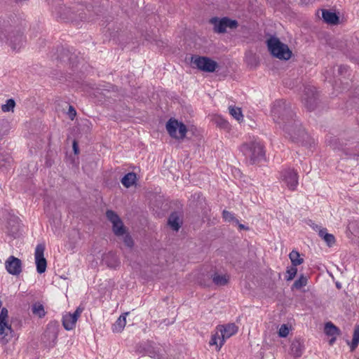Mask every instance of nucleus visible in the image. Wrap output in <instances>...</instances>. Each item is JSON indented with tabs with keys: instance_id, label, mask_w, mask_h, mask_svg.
Returning a JSON list of instances; mask_svg holds the SVG:
<instances>
[{
	"instance_id": "obj_19",
	"label": "nucleus",
	"mask_w": 359,
	"mask_h": 359,
	"mask_svg": "<svg viewBox=\"0 0 359 359\" xmlns=\"http://www.w3.org/2000/svg\"><path fill=\"white\" fill-rule=\"evenodd\" d=\"M102 262L109 268L115 269L117 267L120 262L117 255L113 252H109L104 254L102 257Z\"/></svg>"
},
{
	"instance_id": "obj_23",
	"label": "nucleus",
	"mask_w": 359,
	"mask_h": 359,
	"mask_svg": "<svg viewBox=\"0 0 359 359\" xmlns=\"http://www.w3.org/2000/svg\"><path fill=\"white\" fill-rule=\"evenodd\" d=\"M13 161L12 157L8 153L0 149V170L7 169Z\"/></svg>"
},
{
	"instance_id": "obj_17",
	"label": "nucleus",
	"mask_w": 359,
	"mask_h": 359,
	"mask_svg": "<svg viewBox=\"0 0 359 359\" xmlns=\"http://www.w3.org/2000/svg\"><path fill=\"white\" fill-rule=\"evenodd\" d=\"M7 271L13 276L19 275L22 271V262L20 259L10 256L5 262Z\"/></svg>"
},
{
	"instance_id": "obj_51",
	"label": "nucleus",
	"mask_w": 359,
	"mask_h": 359,
	"mask_svg": "<svg viewBox=\"0 0 359 359\" xmlns=\"http://www.w3.org/2000/svg\"><path fill=\"white\" fill-rule=\"evenodd\" d=\"M335 341V337H333L330 340V344H332Z\"/></svg>"
},
{
	"instance_id": "obj_10",
	"label": "nucleus",
	"mask_w": 359,
	"mask_h": 359,
	"mask_svg": "<svg viewBox=\"0 0 359 359\" xmlns=\"http://www.w3.org/2000/svg\"><path fill=\"white\" fill-rule=\"evenodd\" d=\"M318 93L314 86H307L304 87L302 102L309 111L315 109L317 105Z\"/></svg>"
},
{
	"instance_id": "obj_13",
	"label": "nucleus",
	"mask_w": 359,
	"mask_h": 359,
	"mask_svg": "<svg viewBox=\"0 0 359 359\" xmlns=\"http://www.w3.org/2000/svg\"><path fill=\"white\" fill-rule=\"evenodd\" d=\"M135 352L141 357L148 356L151 358H155L158 356L157 351L153 343L150 341L141 342L136 345Z\"/></svg>"
},
{
	"instance_id": "obj_15",
	"label": "nucleus",
	"mask_w": 359,
	"mask_h": 359,
	"mask_svg": "<svg viewBox=\"0 0 359 359\" xmlns=\"http://www.w3.org/2000/svg\"><path fill=\"white\" fill-rule=\"evenodd\" d=\"M8 313V310L6 308H2L0 313V335L3 336L1 338L3 344L7 343L8 341L6 338L8 335V332H9L10 334L13 332L11 326L8 325L6 322Z\"/></svg>"
},
{
	"instance_id": "obj_36",
	"label": "nucleus",
	"mask_w": 359,
	"mask_h": 359,
	"mask_svg": "<svg viewBox=\"0 0 359 359\" xmlns=\"http://www.w3.org/2000/svg\"><path fill=\"white\" fill-rule=\"evenodd\" d=\"M229 113L237 121H240L243 119V114L241 108L229 107Z\"/></svg>"
},
{
	"instance_id": "obj_28",
	"label": "nucleus",
	"mask_w": 359,
	"mask_h": 359,
	"mask_svg": "<svg viewBox=\"0 0 359 359\" xmlns=\"http://www.w3.org/2000/svg\"><path fill=\"white\" fill-rule=\"evenodd\" d=\"M325 332L327 335L334 337L337 335H339L341 331L332 323L328 322L325 325Z\"/></svg>"
},
{
	"instance_id": "obj_41",
	"label": "nucleus",
	"mask_w": 359,
	"mask_h": 359,
	"mask_svg": "<svg viewBox=\"0 0 359 359\" xmlns=\"http://www.w3.org/2000/svg\"><path fill=\"white\" fill-rule=\"evenodd\" d=\"M123 243L126 246H127L129 248H132L134 245V241L131 236L128 233H126L123 235Z\"/></svg>"
},
{
	"instance_id": "obj_12",
	"label": "nucleus",
	"mask_w": 359,
	"mask_h": 359,
	"mask_svg": "<svg viewBox=\"0 0 359 359\" xmlns=\"http://www.w3.org/2000/svg\"><path fill=\"white\" fill-rule=\"evenodd\" d=\"M45 245L40 243L38 244L35 248V263L36 266V271L39 273L41 274L46 271L47 266V262L44 257Z\"/></svg>"
},
{
	"instance_id": "obj_8",
	"label": "nucleus",
	"mask_w": 359,
	"mask_h": 359,
	"mask_svg": "<svg viewBox=\"0 0 359 359\" xmlns=\"http://www.w3.org/2000/svg\"><path fill=\"white\" fill-rule=\"evenodd\" d=\"M210 22L214 25V31L217 33H224L227 28L234 29L238 26L237 20H231L227 17L221 19L215 17L210 19Z\"/></svg>"
},
{
	"instance_id": "obj_46",
	"label": "nucleus",
	"mask_w": 359,
	"mask_h": 359,
	"mask_svg": "<svg viewBox=\"0 0 359 359\" xmlns=\"http://www.w3.org/2000/svg\"><path fill=\"white\" fill-rule=\"evenodd\" d=\"M68 115L71 120H73L76 115V111L75 109L74 108V107L71 105L69 107Z\"/></svg>"
},
{
	"instance_id": "obj_20",
	"label": "nucleus",
	"mask_w": 359,
	"mask_h": 359,
	"mask_svg": "<svg viewBox=\"0 0 359 359\" xmlns=\"http://www.w3.org/2000/svg\"><path fill=\"white\" fill-rule=\"evenodd\" d=\"M168 222L172 230L177 231L182 224L180 213L177 212H172L168 217Z\"/></svg>"
},
{
	"instance_id": "obj_27",
	"label": "nucleus",
	"mask_w": 359,
	"mask_h": 359,
	"mask_svg": "<svg viewBox=\"0 0 359 359\" xmlns=\"http://www.w3.org/2000/svg\"><path fill=\"white\" fill-rule=\"evenodd\" d=\"M18 220V219L17 217H15L13 219H10V221L8 222L9 232L10 234L13 237H16L20 230V225Z\"/></svg>"
},
{
	"instance_id": "obj_16",
	"label": "nucleus",
	"mask_w": 359,
	"mask_h": 359,
	"mask_svg": "<svg viewBox=\"0 0 359 359\" xmlns=\"http://www.w3.org/2000/svg\"><path fill=\"white\" fill-rule=\"evenodd\" d=\"M217 330L221 334L220 346H222L226 339L230 338L238 332V327L234 323H229L224 325H218Z\"/></svg>"
},
{
	"instance_id": "obj_39",
	"label": "nucleus",
	"mask_w": 359,
	"mask_h": 359,
	"mask_svg": "<svg viewBox=\"0 0 359 359\" xmlns=\"http://www.w3.org/2000/svg\"><path fill=\"white\" fill-rule=\"evenodd\" d=\"M297 273V269L296 266H290L287 267L285 279L287 281L293 280Z\"/></svg>"
},
{
	"instance_id": "obj_40",
	"label": "nucleus",
	"mask_w": 359,
	"mask_h": 359,
	"mask_svg": "<svg viewBox=\"0 0 359 359\" xmlns=\"http://www.w3.org/2000/svg\"><path fill=\"white\" fill-rule=\"evenodd\" d=\"M15 106V102L13 99H8L6 101V103L1 105V110L4 112H8L11 111H13V109Z\"/></svg>"
},
{
	"instance_id": "obj_49",
	"label": "nucleus",
	"mask_w": 359,
	"mask_h": 359,
	"mask_svg": "<svg viewBox=\"0 0 359 359\" xmlns=\"http://www.w3.org/2000/svg\"><path fill=\"white\" fill-rule=\"evenodd\" d=\"M310 225L313 227V229L317 230L319 229V226L317 224H315L314 223H312V224Z\"/></svg>"
},
{
	"instance_id": "obj_25",
	"label": "nucleus",
	"mask_w": 359,
	"mask_h": 359,
	"mask_svg": "<svg viewBox=\"0 0 359 359\" xmlns=\"http://www.w3.org/2000/svg\"><path fill=\"white\" fill-rule=\"evenodd\" d=\"M128 313H125L119 316L115 323L113 325L112 330L114 332H121L126 325V316Z\"/></svg>"
},
{
	"instance_id": "obj_26",
	"label": "nucleus",
	"mask_w": 359,
	"mask_h": 359,
	"mask_svg": "<svg viewBox=\"0 0 359 359\" xmlns=\"http://www.w3.org/2000/svg\"><path fill=\"white\" fill-rule=\"evenodd\" d=\"M318 235L322 238L329 247L332 246L335 243L334 235L327 233L326 229H319Z\"/></svg>"
},
{
	"instance_id": "obj_18",
	"label": "nucleus",
	"mask_w": 359,
	"mask_h": 359,
	"mask_svg": "<svg viewBox=\"0 0 359 359\" xmlns=\"http://www.w3.org/2000/svg\"><path fill=\"white\" fill-rule=\"evenodd\" d=\"M304 350V341L300 339H294L290 345L291 353L296 358L301 357Z\"/></svg>"
},
{
	"instance_id": "obj_7",
	"label": "nucleus",
	"mask_w": 359,
	"mask_h": 359,
	"mask_svg": "<svg viewBox=\"0 0 359 359\" xmlns=\"http://www.w3.org/2000/svg\"><path fill=\"white\" fill-rule=\"evenodd\" d=\"M60 325L57 321L50 322L41 337L43 344L48 347H53L57 343Z\"/></svg>"
},
{
	"instance_id": "obj_37",
	"label": "nucleus",
	"mask_w": 359,
	"mask_h": 359,
	"mask_svg": "<svg viewBox=\"0 0 359 359\" xmlns=\"http://www.w3.org/2000/svg\"><path fill=\"white\" fill-rule=\"evenodd\" d=\"M106 217H107V219L112 223V224L117 222H118V223L119 222H122V220L121 219L119 216L114 211H113L111 210H107Z\"/></svg>"
},
{
	"instance_id": "obj_44",
	"label": "nucleus",
	"mask_w": 359,
	"mask_h": 359,
	"mask_svg": "<svg viewBox=\"0 0 359 359\" xmlns=\"http://www.w3.org/2000/svg\"><path fill=\"white\" fill-rule=\"evenodd\" d=\"M289 334V329L285 324L282 325L278 330V334L281 337H286Z\"/></svg>"
},
{
	"instance_id": "obj_31",
	"label": "nucleus",
	"mask_w": 359,
	"mask_h": 359,
	"mask_svg": "<svg viewBox=\"0 0 359 359\" xmlns=\"http://www.w3.org/2000/svg\"><path fill=\"white\" fill-rule=\"evenodd\" d=\"M11 128V123L8 120L0 121V140L8 134Z\"/></svg>"
},
{
	"instance_id": "obj_33",
	"label": "nucleus",
	"mask_w": 359,
	"mask_h": 359,
	"mask_svg": "<svg viewBox=\"0 0 359 359\" xmlns=\"http://www.w3.org/2000/svg\"><path fill=\"white\" fill-rule=\"evenodd\" d=\"M32 311L33 314L39 316V318H43L46 315L44 307L43 304H41L39 302H36L33 304V305L32 306Z\"/></svg>"
},
{
	"instance_id": "obj_42",
	"label": "nucleus",
	"mask_w": 359,
	"mask_h": 359,
	"mask_svg": "<svg viewBox=\"0 0 359 359\" xmlns=\"http://www.w3.org/2000/svg\"><path fill=\"white\" fill-rule=\"evenodd\" d=\"M217 126L220 128L228 130L229 129V123L227 121L222 118H217L216 120Z\"/></svg>"
},
{
	"instance_id": "obj_14",
	"label": "nucleus",
	"mask_w": 359,
	"mask_h": 359,
	"mask_svg": "<svg viewBox=\"0 0 359 359\" xmlns=\"http://www.w3.org/2000/svg\"><path fill=\"white\" fill-rule=\"evenodd\" d=\"M83 309L79 306L73 313H67L62 316V325L67 330H73Z\"/></svg>"
},
{
	"instance_id": "obj_29",
	"label": "nucleus",
	"mask_w": 359,
	"mask_h": 359,
	"mask_svg": "<svg viewBox=\"0 0 359 359\" xmlns=\"http://www.w3.org/2000/svg\"><path fill=\"white\" fill-rule=\"evenodd\" d=\"M135 173L128 172L126 175H125L121 179V183L125 187L128 188L135 182Z\"/></svg>"
},
{
	"instance_id": "obj_21",
	"label": "nucleus",
	"mask_w": 359,
	"mask_h": 359,
	"mask_svg": "<svg viewBox=\"0 0 359 359\" xmlns=\"http://www.w3.org/2000/svg\"><path fill=\"white\" fill-rule=\"evenodd\" d=\"M323 20L330 25H337L339 21V16L334 12L324 9L322 11Z\"/></svg>"
},
{
	"instance_id": "obj_48",
	"label": "nucleus",
	"mask_w": 359,
	"mask_h": 359,
	"mask_svg": "<svg viewBox=\"0 0 359 359\" xmlns=\"http://www.w3.org/2000/svg\"><path fill=\"white\" fill-rule=\"evenodd\" d=\"M156 43L158 46H163V44L164 43V42L161 40H158L156 41Z\"/></svg>"
},
{
	"instance_id": "obj_45",
	"label": "nucleus",
	"mask_w": 359,
	"mask_h": 359,
	"mask_svg": "<svg viewBox=\"0 0 359 359\" xmlns=\"http://www.w3.org/2000/svg\"><path fill=\"white\" fill-rule=\"evenodd\" d=\"M348 70V67L346 65H340L338 67V74L340 76L346 74Z\"/></svg>"
},
{
	"instance_id": "obj_50",
	"label": "nucleus",
	"mask_w": 359,
	"mask_h": 359,
	"mask_svg": "<svg viewBox=\"0 0 359 359\" xmlns=\"http://www.w3.org/2000/svg\"><path fill=\"white\" fill-rule=\"evenodd\" d=\"M238 226L240 229H248V227H246L244 224H239Z\"/></svg>"
},
{
	"instance_id": "obj_52",
	"label": "nucleus",
	"mask_w": 359,
	"mask_h": 359,
	"mask_svg": "<svg viewBox=\"0 0 359 359\" xmlns=\"http://www.w3.org/2000/svg\"><path fill=\"white\" fill-rule=\"evenodd\" d=\"M69 60L71 62H73L74 63V59L72 57V56L71 55L69 57Z\"/></svg>"
},
{
	"instance_id": "obj_1",
	"label": "nucleus",
	"mask_w": 359,
	"mask_h": 359,
	"mask_svg": "<svg viewBox=\"0 0 359 359\" xmlns=\"http://www.w3.org/2000/svg\"><path fill=\"white\" fill-rule=\"evenodd\" d=\"M271 115L274 122L292 142L304 140L306 133L300 121L294 118L295 113L290 102L283 100H276L273 104Z\"/></svg>"
},
{
	"instance_id": "obj_5",
	"label": "nucleus",
	"mask_w": 359,
	"mask_h": 359,
	"mask_svg": "<svg viewBox=\"0 0 359 359\" xmlns=\"http://www.w3.org/2000/svg\"><path fill=\"white\" fill-rule=\"evenodd\" d=\"M333 149L341 151L346 156L351 158H359V145L358 142L339 140L334 139L331 142Z\"/></svg>"
},
{
	"instance_id": "obj_34",
	"label": "nucleus",
	"mask_w": 359,
	"mask_h": 359,
	"mask_svg": "<svg viewBox=\"0 0 359 359\" xmlns=\"http://www.w3.org/2000/svg\"><path fill=\"white\" fill-rule=\"evenodd\" d=\"M222 339L221 334L217 330L215 333L212 334L209 344L210 346H215L216 348H220L222 347V346H220V339Z\"/></svg>"
},
{
	"instance_id": "obj_4",
	"label": "nucleus",
	"mask_w": 359,
	"mask_h": 359,
	"mask_svg": "<svg viewBox=\"0 0 359 359\" xmlns=\"http://www.w3.org/2000/svg\"><path fill=\"white\" fill-rule=\"evenodd\" d=\"M266 45L270 53L276 58L287 60L292 56V51L288 46L282 43L276 36H270L266 41Z\"/></svg>"
},
{
	"instance_id": "obj_9",
	"label": "nucleus",
	"mask_w": 359,
	"mask_h": 359,
	"mask_svg": "<svg viewBox=\"0 0 359 359\" xmlns=\"http://www.w3.org/2000/svg\"><path fill=\"white\" fill-rule=\"evenodd\" d=\"M166 129L169 135L175 139H183L187 131V126L175 119H170L166 123Z\"/></svg>"
},
{
	"instance_id": "obj_22",
	"label": "nucleus",
	"mask_w": 359,
	"mask_h": 359,
	"mask_svg": "<svg viewBox=\"0 0 359 359\" xmlns=\"http://www.w3.org/2000/svg\"><path fill=\"white\" fill-rule=\"evenodd\" d=\"M347 236L351 238V236L359 238V221L353 220L348 222L346 230Z\"/></svg>"
},
{
	"instance_id": "obj_24",
	"label": "nucleus",
	"mask_w": 359,
	"mask_h": 359,
	"mask_svg": "<svg viewBox=\"0 0 359 359\" xmlns=\"http://www.w3.org/2000/svg\"><path fill=\"white\" fill-rule=\"evenodd\" d=\"M212 279L215 285L224 286L229 283V276L227 274H219L215 272L212 275Z\"/></svg>"
},
{
	"instance_id": "obj_30",
	"label": "nucleus",
	"mask_w": 359,
	"mask_h": 359,
	"mask_svg": "<svg viewBox=\"0 0 359 359\" xmlns=\"http://www.w3.org/2000/svg\"><path fill=\"white\" fill-rule=\"evenodd\" d=\"M289 258L291 261L292 266H296L302 264L304 262V259L300 257L299 252L297 250H292L289 254Z\"/></svg>"
},
{
	"instance_id": "obj_32",
	"label": "nucleus",
	"mask_w": 359,
	"mask_h": 359,
	"mask_svg": "<svg viewBox=\"0 0 359 359\" xmlns=\"http://www.w3.org/2000/svg\"><path fill=\"white\" fill-rule=\"evenodd\" d=\"M112 230L116 236H123L126 233V228L123 222H116L112 224Z\"/></svg>"
},
{
	"instance_id": "obj_2",
	"label": "nucleus",
	"mask_w": 359,
	"mask_h": 359,
	"mask_svg": "<svg viewBox=\"0 0 359 359\" xmlns=\"http://www.w3.org/2000/svg\"><path fill=\"white\" fill-rule=\"evenodd\" d=\"M0 41L13 50H20L26 43L23 33L12 25L11 20L6 19H0Z\"/></svg>"
},
{
	"instance_id": "obj_3",
	"label": "nucleus",
	"mask_w": 359,
	"mask_h": 359,
	"mask_svg": "<svg viewBox=\"0 0 359 359\" xmlns=\"http://www.w3.org/2000/svg\"><path fill=\"white\" fill-rule=\"evenodd\" d=\"M240 149L247 162L251 165L265 159L264 147L260 141L257 140L243 143Z\"/></svg>"
},
{
	"instance_id": "obj_6",
	"label": "nucleus",
	"mask_w": 359,
	"mask_h": 359,
	"mask_svg": "<svg viewBox=\"0 0 359 359\" xmlns=\"http://www.w3.org/2000/svg\"><path fill=\"white\" fill-rule=\"evenodd\" d=\"M190 62L193 67L205 72H214L218 67L217 62L205 56L192 55Z\"/></svg>"
},
{
	"instance_id": "obj_11",
	"label": "nucleus",
	"mask_w": 359,
	"mask_h": 359,
	"mask_svg": "<svg viewBox=\"0 0 359 359\" xmlns=\"http://www.w3.org/2000/svg\"><path fill=\"white\" fill-rule=\"evenodd\" d=\"M280 177L281 180L286 184L289 189L294 191L297 189L299 184V176L294 169L287 168L282 170L280 173Z\"/></svg>"
},
{
	"instance_id": "obj_35",
	"label": "nucleus",
	"mask_w": 359,
	"mask_h": 359,
	"mask_svg": "<svg viewBox=\"0 0 359 359\" xmlns=\"http://www.w3.org/2000/svg\"><path fill=\"white\" fill-rule=\"evenodd\" d=\"M359 344V324L357 325L354 329L353 339L351 344V349H355Z\"/></svg>"
},
{
	"instance_id": "obj_38",
	"label": "nucleus",
	"mask_w": 359,
	"mask_h": 359,
	"mask_svg": "<svg viewBox=\"0 0 359 359\" xmlns=\"http://www.w3.org/2000/svg\"><path fill=\"white\" fill-rule=\"evenodd\" d=\"M307 284V278L305 277L303 274H302L299 278L296 280L293 285H292V289H301L302 287L306 286Z\"/></svg>"
},
{
	"instance_id": "obj_47",
	"label": "nucleus",
	"mask_w": 359,
	"mask_h": 359,
	"mask_svg": "<svg viewBox=\"0 0 359 359\" xmlns=\"http://www.w3.org/2000/svg\"><path fill=\"white\" fill-rule=\"evenodd\" d=\"M73 150H74V153L75 154H78L79 153V146H78V143L76 140H74L73 142Z\"/></svg>"
},
{
	"instance_id": "obj_43",
	"label": "nucleus",
	"mask_w": 359,
	"mask_h": 359,
	"mask_svg": "<svg viewBox=\"0 0 359 359\" xmlns=\"http://www.w3.org/2000/svg\"><path fill=\"white\" fill-rule=\"evenodd\" d=\"M222 217L223 218L226 220V221H228V222H231V221H233L235 220L236 223L238 222V220L235 219L234 216H233V214H232L231 212L227 211V210H224L223 212H222Z\"/></svg>"
}]
</instances>
